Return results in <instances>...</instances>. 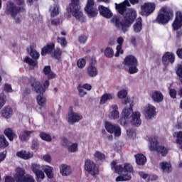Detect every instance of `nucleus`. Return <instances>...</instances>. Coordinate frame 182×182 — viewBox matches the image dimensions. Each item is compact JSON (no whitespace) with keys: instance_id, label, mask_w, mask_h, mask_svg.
<instances>
[{"instance_id":"nucleus-61","label":"nucleus","mask_w":182,"mask_h":182,"mask_svg":"<svg viewBox=\"0 0 182 182\" xmlns=\"http://www.w3.org/2000/svg\"><path fill=\"white\" fill-rule=\"evenodd\" d=\"M117 42L118 43L117 48H120L123 46V42H124V39H123L122 37H119L117 40Z\"/></svg>"},{"instance_id":"nucleus-38","label":"nucleus","mask_w":182,"mask_h":182,"mask_svg":"<svg viewBox=\"0 0 182 182\" xmlns=\"http://www.w3.org/2000/svg\"><path fill=\"white\" fill-rule=\"evenodd\" d=\"M34 131H24L23 133H21L18 137L21 141H26L29 139V136L33 133Z\"/></svg>"},{"instance_id":"nucleus-29","label":"nucleus","mask_w":182,"mask_h":182,"mask_svg":"<svg viewBox=\"0 0 182 182\" xmlns=\"http://www.w3.org/2000/svg\"><path fill=\"white\" fill-rule=\"evenodd\" d=\"M113 95L110 93H105L100 98V105H105L107 100H113Z\"/></svg>"},{"instance_id":"nucleus-51","label":"nucleus","mask_w":182,"mask_h":182,"mask_svg":"<svg viewBox=\"0 0 182 182\" xmlns=\"http://www.w3.org/2000/svg\"><path fill=\"white\" fill-rule=\"evenodd\" d=\"M176 75L179 77V80L182 85V65H178Z\"/></svg>"},{"instance_id":"nucleus-28","label":"nucleus","mask_w":182,"mask_h":182,"mask_svg":"<svg viewBox=\"0 0 182 182\" xmlns=\"http://www.w3.org/2000/svg\"><path fill=\"white\" fill-rule=\"evenodd\" d=\"M115 8L118 14L122 16L124 15L127 11H129V9H127L124 4H122L121 3L119 4H115Z\"/></svg>"},{"instance_id":"nucleus-34","label":"nucleus","mask_w":182,"mask_h":182,"mask_svg":"<svg viewBox=\"0 0 182 182\" xmlns=\"http://www.w3.org/2000/svg\"><path fill=\"white\" fill-rule=\"evenodd\" d=\"M86 14L89 18H95V16H97V9L93 7L89 9H85Z\"/></svg>"},{"instance_id":"nucleus-6","label":"nucleus","mask_w":182,"mask_h":182,"mask_svg":"<svg viewBox=\"0 0 182 182\" xmlns=\"http://www.w3.org/2000/svg\"><path fill=\"white\" fill-rule=\"evenodd\" d=\"M124 66L128 68V72L129 75H134L139 72V60L136 56L133 55H129L125 57L123 61Z\"/></svg>"},{"instance_id":"nucleus-21","label":"nucleus","mask_w":182,"mask_h":182,"mask_svg":"<svg viewBox=\"0 0 182 182\" xmlns=\"http://www.w3.org/2000/svg\"><path fill=\"white\" fill-rule=\"evenodd\" d=\"M136 163L138 166H144L147 163V158L143 154H137L134 156Z\"/></svg>"},{"instance_id":"nucleus-43","label":"nucleus","mask_w":182,"mask_h":182,"mask_svg":"<svg viewBox=\"0 0 182 182\" xmlns=\"http://www.w3.org/2000/svg\"><path fill=\"white\" fill-rule=\"evenodd\" d=\"M94 157L97 159L98 161H103V160H106V155L99 151L95 152Z\"/></svg>"},{"instance_id":"nucleus-59","label":"nucleus","mask_w":182,"mask_h":182,"mask_svg":"<svg viewBox=\"0 0 182 182\" xmlns=\"http://www.w3.org/2000/svg\"><path fill=\"white\" fill-rule=\"evenodd\" d=\"M127 134L129 137H133L134 136H136V130L133 128L129 129L127 130Z\"/></svg>"},{"instance_id":"nucleus-40","label":"nucleus","mask_w":182,"mask_h":182,"mask_svg":"<svg viewBox=\"0 0 182 182\" xmlns=\"http://www.w3.org/2000/svg\"><path fill=\"white\" fill-rule=\"evenodd\" d=\"M52 58H54V59H56L57 60H60L62 58V50H60V48H57L54 50Z\"/></svg>"},{"instance_id":"nucleus-57","label":"nucleus","mask_w":182,"mask_h":182,"mask_svg":"<svg viewBox=\"0 0 182 182\" xmlns=\"http://www.w3.org/2000/svg\"><path fill=\"white\" fill-rule=\"evenodd\" d=\"M31 170L34 174L38 173L41 170H39V165L36 164H33L31 165Z\"/></svg>"},{"instance_id":"nucleus-63","label":"nucleus","mask_w":182,"mask_h":182,"mask_svg":"<svg viewBox=\"0 0 182 182\" xmlns=\"http://www.w3.org/2000/svg\"><path fill=\"white\" fill-rule=\"evenodd\" d=\"M95 5V0H87V5L85 9L93 8Z\"/></svg>"},{"instance_id":"nucleus-15","label":"nucleus","mask_w":182,"mask_h":182,"mask_svg":"<svg viewBox=\"0 0 182 182\" xmlns=\"http://www.w3.org/2000/svg\"><path fill=\"white\" fill-rule=\"evenodd\" d=\"M68 123L73 124L75 123H77V122H80L83 117L80 115L79 113L75 112H70L68 115Z\"/></svg>"},{"instance_id":"nucleus-44","label":"nucleus","mask_w":182,"mask_h":182,"mask_svg":"<svg viewBox=\"0 0 182 182\" xmlns=\"http://www.w3.org/2000/svg\"><path fill=\"white\" fill-rule=\"evenodd\" d=\"M57 42L60 45L62 48H66V46H68V41L65 37H58Z\"/></svg>"},{"instance_id":"nucleus-16","label":"nucleus","mask_w":182,"mask_h":182,"mask_svg":"<svg viewBox=\"0 0 182 182\" xmlns=\"http://www.w3.org/2000/svg\"><path fill=\"white\" fill-rule=\"evenodd\" d=\"M154 116H156V107L151 104H148L145 107V117L147 119H152Z\"/></svg>"},{"instance_id":"nucleus-2","label":"nucleus","mask_w":182,"mask_h":182,"mask_svg":"<svg viewBox=\"0 0 182 182\" xmlns=\"http://www.w3.org/2000/svg\"><path fill=\"white\" fill-rule=\"evenodd\" d=\"M122 16L124 18L122 21H120V17L119 16H114L111 19V22L116 28H122L123 32H126L127 28H130L136 21L137 11L134 9H128Z\"/></svg>"},{"instance_id":"nucleus-20","label":"nucleus","mask_w":182,"mask_h":182,"mask_svg":"<svg viewBox=\"0 0 182 182\" xmlns=\"http://www.w3.org/2000/svg\"><path fill=\"white\" fill-rule=\"evenodd\" d=\"M133 29L135 33H139L143 29V19L141 17H138L136 22L133 25Z\"/></svg>"},{"instance_id":"nucleus-13","label":"nucleus","mask_w":182,"mask_h":182,"mask_svg":"<svg viewBox=\"0 0 182 182\" xmlns=\"http://www.w3.org/2000/svg\"><path fill=\"white\" fill-rule=\"evenodd\" d=\"M173 31H178L182 26V12L177 11L176 13V18L172 23Z\"/></svg>"},{"instance_id":"nucleus-8","label":"nucleus","mask_w":182,"mask_h":182,"mask_svg":"<svg viewBox=\"0 0 182 182\" xmlns=\"http://www.w3.org/2000/svg\"><path fill=\"white\" fill-rule=\"evenodd\" d=\"M105 127L108 133L114 134L116 137H120L122 135V129L119 126L112 124L110 122H105Z\"/></svg>"},{"instance_id":"nucleus-58","label":"nucleus","mask_w":182,"mask_h":182,"mask_svg":"<svg viewBox=\"0 0 182 182\" xmlns=\"http://www.w3.org/2000/svg\"><path fill=\"white\" fill-rule=\"evenodd\" d=\"M39 149V142L36 139H33L32 141V149L33 150H38Z\"/></svg>"},{"instance_id":"nucleus-54","label":"nucleus","mask_w":182,"mask_h":182,"mask_svg":"<svg viewBox=\"0 0 182 182\" xmlns=\"http://www.w3.org/2000/svg\"><path fill=\"white\" fill-rule=\"evenodd\" d=\"M169 96L171 99H177V90L174 88L169 89Z\"/></svg>"},{"instance_id":"nucleus-31","label":"nucleus","mask_w":182,"mask_h":182,"mask_svg":"<svg viewBox=\"0 0 182 182\" xmlns=\"http://www.w3.org/2000/svg\"><path fill=\"white\" fill-rule=\"evenodd\" d=\"M87 73L90 77H95L97 76V68L95 65H90L87 68Z\"/></svg>"},{"instance_id":"nucleus-42","label":"nucleus","mask_w":182,"mask_h":182,"mask_svg":"<svg viewBox=\"0 0 182 182\" xmlns=\"http://www.w3.org/2000/svg\"><path fill=\"white\" fill-rule=\"evenodd\" d=\"M29 55L34 60H38V59H39L41 56V54H39V53H38L36 50L32 48H31L30 49Z\"/></svg>"},{"instance_id":"nucleus-46","label":"nucleus","mask_w":182,"mask_h":182,"mask_svg":"<svg viewBox=\"0 0 182 182\" xmlns=\"http://www.w3.org/2000/svg\"><path fill=\"white\" fill-rule=\"evenodd\" d=\"M124 173H127V174H129V173H133V166L128 163L124 164Z\"/></svg>"},{"instance_id":"nucleus-47","label":"nucleus","mask_w":182,"mask_h":182,"mask_svg":"<svg viewBox=\"0 0 182 182\" xmlns=\"http://www.w3.org/2000/svg\"><path fill=\"white\" fill-rule=\"evenodd\" d=\"M67 149L69 153H76V151H77L78 150L77 144L76 143L72 144L71 145L67 146Z\"/></svg>"},{"instance_id":"nucleus-5","label":"nucleus","mask_w":182,"mask_h":182,"mask_svg":"<svg viewBox=\"0 0 182 182\" xmlns=\"http://www.w3.org/2000/svg\"><path fill=\"white\" fill-rule=\"evenodd\" d=\"M67 11L68 14H72L73 16L81 23L86 22V17L80 11V0H71Z\"/></svg>"},{"instance_id":"nucleus-60","label":"nucleus","mask_w":182,"mask_h":182,"mask_svg":"<svg viewBox=\"0 0 182 182\" xmlns=\"http://www.w3.org/2000/svg\"><path fill=\"white\" fill-rule=\"evenodd\" d=\"M4 90L5 92H7L8 93H12L14 90H12V85L9 84H5L4 85Z\"/></svg>"},{"instance_id":"nucleus-39","label":"nucleus","mask_w":182,"mask_h":182,"mask_svg":"<svg viewBox=\"0 0 182 182\" xmlns=\"http://www.w3.org/2000/svg\"><path fill=\"white\" fill-rule=\"evenodd\" d=\"M9 146V143L5 138V136L0 135V149H6Z\"/></svg>"},{"instance_id":"nucleus-33","label":"nucleus","mask_w":182,"mask_h":182,"mask_svg":"<svg viewBox=\"0 0 182 182\" xmlns=\"http://www.w3.org/2000/svg\"><path fill=\"white\" fill-rule=\"evenodd\" d=\"M4 134H5V136H6V137L9 139V140L10 141H14L15 136H16L15 134V132H14V130H12V129H11V128H6L4 130Z\"/></svg>"},{"instance_id":"nucleus-24","label":"nucleus","mask_w":182,"mask_h":182,"mask_svg":"<svg viewBox=\"0 0 182 182\" xmlns=\"http://www.w3.org/2000/svg\"><path fill=\"white\" fill-rule=\"evenodd\" d=\"M111 169L114 170V173H117V174H122L124 171L123 166L122 165H117L115 161H113L111 163Z\"/></svg>"},{"instance_id":"nucleus-19","label":"nucleus","mask_w":182,"mask_h":182,"mask_svg":"<svg viewBox=\"0 0 182 182\" xmlns=\"http://www.w3.org/2000/svg\"><path fill=\"white\" fill-rule=\"evenodd\" d=\"M1 114L4 119H11L14 114V109L11 106H6L1 110Z\"/></svg>"},{"instance_id":"nucleus-26","label":"nucleus","mask_w":182,"mask_h":182,"mask_svg":"<svg viewBox=\"0 0 182 182\" xmlns=\"http://www.w3.org/2000/svg\"><path fill=\"white\" fill-rule=\"evenodd\" d=\"M112 111L111 112L110 119L116 120L120 117V113L119 112V107L117 105H113L112 106Z\"/></svg>"},{"instance_id":"nucleus-55","label":"nucleus","mask_w":182,"mask_h":182,"mask_svg":"<svg viewBox=\"0 0 182 182\" xmlns=\"http://www.w3.org/2000/svg\"><path fill=\"white\" fill-rule=\"evenodd\" d=\"M22 182H35V179L31 174H26Z\"/></svg>"},{"instance_id":"nucleus-7","label":"nucleus","mask_w":182,"mask_h":182,"mask_svg":"<svg viewBox=\"0 0 182 182\" xmlns=\"http://www.w3.org/2000/svg\"><path fill=\"white\" fill-rule=\"evenodd\" d=\"M6 11L8 15H11L12 18H16L20 12H25V7L15 5L12 1H8L6 4Z\"/></svg>"},{"instance_id":"nucleus-45","label":"nucleus","mask_w":182,"mask_h":182,"mask_svg":"<svg viewBox=\"0 0 182 182\" xmlns=\"http://www.w3.org/2000/svg\"><path fill=\"white\" fill-rule=\"evenodd\" d=\"M39 136L44 141H50L52 140V136L49 134H46L43 132H41Z\"/></svg>"},{"instance_id":"nucleus-56","label":"nucleus","mask_w":182,"mask_h":182,"mask_svg":"<svg viewBox=\"0 0 182 182\" xmlns=\"http://www.w3.org/2000/svg\"><path fill=\"white\" fill-rule=\"evenodd\" d=\"M35 174L38 182H39V179L43 180V178H45V173L42 171H38V172H37V173Z\"/></svg>"},{"instance_id":"nucleus-41","label":"nucleus","mask_w":182,"mask_h":182,"mask_svg":"<svg viewBox=\"0 0 182 182\" xmlns=\"http://www.w3.org/2000/svg\"><path fill=\"white\" fill-rule=\"evenodd\" d=\"M44 172L48 178H53V168L52 166H46Z\"/></svg>"},{"instance_id":"nucleus-32","label":"nucleus","mask_w":182,"mask_h":182,"mask_svg":"<svg viewBox=\"0 0 182 182\" xmlns=\"http://www.w3.org/2000/svg\"><path fill=\"white\" fill-rule=\"evenodd\" d=\"M60 171L62 176H69L70 174V166L66 164H62L60 166Z\"/></svg>"},{"instance_id":"nucleus-1","label":"nucleus","mask_w":182,"mask_h":182,"mask_svg":"<svg viewBox=\"0 0 182 182\" xmlns=\"http://www.w3.org/2000/svg\"><path fill=\"white\" fill-rule=\"evenodd\" d=\"M28 83H30L32 90L38 95L36 97L38 105H40L41 107H44L45 105H46V98L43 97V93L46 92V90L50 85L49 80H46L43 85L36 77L30 76Z\"/></svg>"},{"instance_id":"nucleus-3","label":"nucleus","mask_w":182,"mask_h":182,"mask_svg":"<svg viewBox=\"0 0 182 182\" xmlns=\"http://www.w3.org/2000/svg\"><path fill=\"white\" fill-rule=\"evenodd\" d=\"M130 116L132 118L130 121L132 126H134V127H140L141 125V119H140V117H141V114H140L139 111L133 112V104H130L129 107H126L122 110V117L119 119L121 126L126 127L129 124V119H130Z\"/></svg>"},{"instance_id":"nucleus-14","label":"nucleus","mask_w":182,"mask_h":182,"mask_svg":"<svg viewBox=\"0 0 182 182\" xmlns=\"http://www.w3.org/2000/svg\"><path fill=\"white\" fill-rule=\"evenodd\" d=\"M53 50H55V43H50L49 44H47L41 48V56L52 55V53H53Z\"/></svg>"},{"instance_id":"nucleus-12","label":"nucleus","mask_w":182,"mask_h":182,"mask_svg":"<svg viewBox=\"0 0 182 182\" xmlns=\"http://www.w3.org/2000/svg\"><path fill=\"white\" fill-rule=\"evenodd\" d=\"M26 176V171L23 168L16 167L14 176L16 182H23Z\"/></svg>"},{"instance_id":"nucleus-48","label":"nucleus","mask_w":182,"mask_h":182,"mask_svg":"<svg viewBox=\"0 0 182 182\" xmlns=\"http://www.w3.org/2000/svg\"><path fill=\"white\" fill-rule=\"evenodd\" d=\"M58 15H59V6L55 5L53 6V10L50 12V16L51 18H55Z\"/></svg>"},{"instance_id":"nucleus-53","label":"nucleus","mask_w":182,"mask_h":182,"mask_svg":"<svg viewBox=\"0 0 182 182\" xmlns=\"http://www.w3.org/2000/svg\"><path fill=\"white\" fill-rule=\"evenodd\" d=\"M5 103H6V100L5 99V94L1 93L0 94V109L1 107L5 106Z\"/></svg>"},{"instance_id":"nucleus-9","label":"nucleus","mask_w":182,"mask_h":182,"mask_svg":"<svg viewBox=\"0 0 182 182\" xmlns=\"http://www.w3.org/2000/svg\"><path fill=\"white\" fill-rule=\"evenodd\" d=\"M85 170L91 174V176H97L99 174V168L96 166V164L93 162V161H90V159H87L85 162Z\"/></svg>"},{"instance_id":"nucleus-10","label":"nucleus","mask_w":182,"mask_h":182,"mask_svg":"<svg viewBox=\"0 0 182 182\" xmlns=\"http://www.w3.org/2000/svg\"><path fill=\"white\" fill-rule=\"evenodd\" d=\"M156 10V4L154 3H144L141 6V15L143 16H149Z\"/></svg>"},{"instance_id":"nucleus-36","label":"nucleus","mask_w":182,"mask_h":182,"mask_svg":"<svg viewBox=\"0 0 182 182\" xmlns=\"http://www.w3.org/2000/svg\"><path fill=\"white\" fill-rule=\"evenodd\" d=\"M102 53L104 52V55L106 58H112L114 55V51L111 47H107L105 50L101 49Z\"/></svg>"},{"instance_id":"nucleus-27","label":"nucleus","mask_w":182,"mask_h":182,"mask_svg":"<svg viewBox=\"0 0 182 182\" xmlns=\"http://www.w3.org/2000/svg\"><path fill=\"white\" fill-rule=\"evenodd\" d=\"M24 62L30 66L31 70H33L38 66V60H33L30 57H26Z\"/></svg>"},{"instance_id":"nucleus-62","label":"nucleus","mask_w":182,"mask_h":182,"mask_svg":"<svg viewBox=\"0 0 182 182\" xmlns=\"http://www.w3.org/2000/svg\"><path fill=\"white\" fill-rule=\"evenodd\" d=\"M61 144L63 147H68V144H69V140L66 139V137L61 138Z\"/></svg>"},{"instance_id":"nucleus-4","label":"nucleus","mask_w":182,"mask_h":182,"mask_svg":"<svg viewBox=\"0 0 182 182\" xmlns=\"http://www.w3.org/2000/svg\"><path fill=\"white\" fill-rule=\"evenodd\" d=\"M173 17L174 11H173V9L165 6L161 8L159 13L153 22L159 25H167Z\"/></svg>"},{"instance_id":"nucleus-18","label":"nucleus","mask_w":182,"mask_h":182,"mask_svg":"<svg viewBox=\"0 0 182 182\" xmlns=\"http://www.w3.org/2000/svg\"><path fill=\"white\" fill-rule=\"evenodd\" d=\"M151 97L155 103H161L163 100H164V96L163 95V93L160 91H154L151 95Z\"/></svg>"},{"instance_id":"nucleus-23","label":"nucleus","mask_w":182,"mask_h":182,"mask_svg":"<svg viewBox=\"0 0 182 182\" xmlns=\"http://www.w3.org/2000/svg\"><path fill=\"white\" fill-rule=\"evenodd\" d=\"M159 141L156 138H151L149 139V150L150 151H157L159 146Z\"/></svg>"},{"instance_id":"nucleus-11","label":"nucleus","mask_w":182,"mask_h":182,"mask_svg":"<svg viewBox=\"0 0 182 182\" xmlns=\"http://www.w3.org/2000/svg\"><path fill=\"white\" fill-rule=\"evenodd\" d=\"M161 60L164 66H168L170 63L173 65L176 61V55L172 52L167 51L163 55Z\"/></svg>"},{"instance_id":"nucleus-22","label":"nucleus","mask_w":182,"mask_h":182,"mask_svg":"<svg viewBox=\"0 0 182 182\" xmlns=\"http://www.w3.org/2000/svg\"><path fill=\"white\" fill-rule=\"evenodd\" d=\"M43 72L46 76H48V79L50 80V79H55L56 77V74L52 72V68H50V65H46L43 70Z\"/></svg>"},{"instance_id":"nucleus-35","label":"nucleus","mask_w":182,"mask_h":182,"mask_svg":"<svg viewBox=\"0 0 182 182\" xmlns=\"http://www.w3.org/2000/svg\"><path fill=\"white\" fill-rule=\"evenodd\" d=\"M160 166L164 173H170L171 171V164L168 162H161Z\"/></svg>"},{"instance_id":"nucleus-52","label":"nucleus","mask_w":182,"mask_h":182,"mask_svg":"<svg viewBox=\"0 0 182 182\" xmlns=\"http://www.w3.org/2000/svg\"><path fill=\"white\" fill-rule=\"evenodd\" d=\"M77 89L78 90L80 97H83L85 95H87V92H85V90H83L82 85H78Z\"/></svg>"},{"instance_id":"nucleus-64","label":"nucleus","mask_w":182,"mask_h":182,"mask_svg":"<svg viewBox=\"0 0 182 182\" xmlns=\"http://www.w3.org/2000/svg\"><path fill=\"white\" fill-rule=\"evenodd\" d=\"M176 55L179 59H182V48H178L176 50Z\"/></svg>"},{"instance_id":"nucleus-25","label":"nucleus","mask_w":182,"mask_h":182,"mask_svg":"<svg viewBox=\"0 0 182 182\" xmlns=\"http://www.w3.org/2000/svg\"><path fill=\"white\" fill-rule=\"evenodd\" d=\"M17 157L19 159H23V160H28V159H32L33 155L31 152L26 153V151H20L16 152Z\"/></svg>"},{"instance_id":"nucleus-30","label":"nucleus","mask_w":182,"mask_h":182,"mask_svg":"<svg viewBox=\"0 0 182 182\" xmlns=\"http://www.w3.org/2000/svg\"><path fill=\"white\" fill-rule=\"evenodd\" d=\"M169 150L170 149L166 148V146L159 145L156 153L157 154H161L162 157H166L168 154Z\"/></svg>"},{"instance_id":"nucleus-50","label":"nucleus","mask_w":182,"mask_h":182,"mask_svg":"<svg viewBox=\"0 0 182 182\" xmlns=\"http://www.w3.org/2000/svg\"><path fill=\"white\" fill-rule=\"evenodd\" d=\"M117 96L119 99H126L127 97V90H121L118 92Z\"/></svg>"},{"instance_id":"nucleus-17","label":"nucleus","mask_w":182,"mask_h":182,"mask_svg":"<svg viewBox=\"0 0 182 182\" xmlns=\"http://www.w3.org/2000/svg\"><path fill=\"white\" fill-rule=\"evenodd\" d=\"M98 10L100 11V14L101 15V16H103L104 18H107V19H109L113 16V14L112 13L110 9L104 6H99Z\"/></svg>"},{"instance_id":"nucleus-37","label":"nucleus","mask_w":182,"mask_h":182,"mask_svg":"<svg viewBox=\"0 0 182 182\" xmlns=\"http://www.w3.org/2000/svg\"><path fill=\"white\" fill-rule=\"evenodd\" d=\"M115 180L117 182L129 181V180H132V175H130L129 173L119 175L116 178Z\"/></svg>"},{"instance_id":"nucleus-49","label":"nucleus","mask_w":182,"mask_h":182,"mask_svg":"<svg viewBox=\"0 0 182 182\" xmlns=\"http://www.w3.org/2000/svg\"><path fill=\"white\" fill-rule=\"evenodd\" d=\"M77 66L79 69H83L86 66V60L85 58H80L77 62Z\"/></svg>"}]
</instances>
